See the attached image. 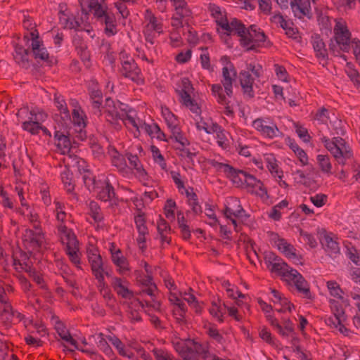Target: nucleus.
<instances>
[{
  "label": "nucleus",
  "instance_id": "obj_14",
  "mask_svg": "<svg viewBox=\"0 0 360 360\" xmlns=\"http://www.w3.org/2000/svg\"><path fill=\"white\" fill-rule=\"evenodd\" d=\"M224 215L233 225L235 231H238V225L245 218V214L238 199L233 198L228 202Z\"/></svg>",
  "mask_w": 360,
  "mask_h": 360
},
{
  "label": "nucleus",
  "instance_id": "obj_17",
  "mask_svg": "<svg viewBox=\"0 0 360 360\" xmlns=\"http://www.w3.org/2000/svg\"><path fill=\"white\" fill-rule=\"evenodd\" d=\"M278 250L288 259L295 264H301V256L298 254L295 248L283 238H278L275 242Z\"/></svg>",
  "mask_w": 360,
  "mask_h": 360
},
{
  "label": "nucleus",
  "instance_id": "obj_40",
  "mask_svg": "<svg viewBox=\"0 0 360 360\" xmlns=\"http://www.w3.org/2000/svg\"><path fill=\"white\" fill-rule=\"evenodd\" d=\"M72 122L74 125L79 128H84L86 126V116L80 107L75 108L72 112Z\"/></svg>",
  "mask_w": 360,
  "mask_h": 360
},
{
  "label": "nucleus",
  "instance_id": "obj_37",
  "mask_svg": "<svg viewBox=\"0 0 360 360\" xmlns=\"http://www.w3.org/2000/svg\"><path fill=\"white\" fill-rule=\"evenodd\" d=\"M271 301L275 304L287 306V309L289 311H292V309L294 307L293 304H292L281 292L275 289H272L271 290Z\"/></svg>",
  "mask_w": 360,
  "mask_h": 360
},
{
  "label": "nucleus",
  "instance_id": "obj_32",
  "mask_svg": "<svg viewBox=\"0 0 360 360\" xmlns=\"http://www.w3.org/2000/svg\"><path fill=\"white\" fill-rule=\"evenodd\" d=\"M141 129L144 130L150 136H152L153 134H155V138L160 141L165 142L169 141V139H166L165 134L156 123H153V124L143 123L141 125Z\"/></svg>",
  "mask_w": 360,
  "mask_h": 360
},
{
  "label": "nucleus",
  "instance_id": "obj_49",
  "mask_svg": "<svg viewBox=\"0 0 360 360\" xmlns=\"http://www.w3.org/2000/svg\"><path fill=\"white\" fill-rule=\"evenodd\" d=\"M162 114L170 131L174 129V128L179 127L177 117L169 108H165V110H162Z\"/></svg>",
  "mask_w": 360,
  "mask_h": 360
},
{
  "label": "nucleus",
  "instance_id": "obj_35",
  "mask_svg": "<svg viewBox=\"0 0 360 360\" xmlns=\"http://www.w3.org/2000/svg\"><path fill=\"white\" fill-rule=\"evenodd\" d=\"M312 44L316 57L325 62L328 58V52L323 40L319 37H315L313 39Z\"/></svg>",
  "mask_w": 360,
  "mask_h": 360
},
{
  "label": "nucleus",
  "instance_id": "obj_45",
  "mask_svg": "<svg viewBox=\"0 0 360 360\" xmlns=\"http://www.w3.org/2000/svg\"><path fill=\"white\" fill-rule=\"evenodd\" d=\"M89 214L92 217L94 221L99 223L103 221L104 217L101 212L100 205L94 200H91L89 205Z\"/></svg>",
  "mask_w": 360,
  "mask_h": 360
},
{
  "label": "nucleus",
  "instance_id": "obj_62",
  "mask_svg": "<svg viewBox=\"0 0 360 360\" xmlns=\"http://www.w3.org/2000/svg\"><path fill=\"white\" fill-rule=\"evenodd\" d=\"M15 251L18 255L19 259H18V264L19 266H23L25 264L31 262L30 257L32 255V252H25L19 248H17Z\"/></svg>",
  "mask_w": 360,
  "mask_h": 360
},
{
  "label": "nucleus",
  "instance_id": "obj_8",
  "mask_svg": "<svg viewBox=\"0 0 360 360\" xmlns=\"http://www.w3.org/2000/svg\"><path fill=\"white\" fill-rule=\"evenodd\" d=\"M23 40L26 44L31 41V49L33 56L36 60H40L47 65L51 66L53 65V58L49 54L44 46L43 41L40 39L39 34L37 30H33L27 34H24Z\"/></svg>",
  "mask_w": 360,
  "mask_h": 360
},
{
  "label": "nucleus",
  "instance_id": "obj_5",
  "mask_svg": "<svg viewBox=\"0 0 360 360\" xmlns=\"http://www.w3.org/2000/svg\"><path fill=\"white\" fill-rule=\"evenodd\" d=\"M90 11L93 12L96 20L102 25H105L104 33L111 37L117 34V22L113 12L110 10L105 0H88Z\"/></svg>",
  "mask_w": 360,
  "mask_h": 360
},
{
  "label": "nucleus",
  "instance_id": "obj_26",
  "mask_svg": "<svg viewBox=\"0 0 360 360\" xmlns=\"http://www.w3.org/2000/svg\"><path fill=\"white\" fill-rule=\"evenodd\" d=\"M193 89L191 81L186 77L182 78L176 83L175 91L180 97V102L189 101L191 98L190 93Z\"/></svg>",
  "mask_w": 360,
  "mask_h": 360
},
{
  "label": "nucleus",
  "instance_id": "obj_12",
  "mask_svg": "<svg viewBox=\"0 0 360 360\" xmlns=\"http://www.w3.org/2000/svg\"><path fill=\"white\" fill-rule=\"evenodd\" d=\"M252 127L266 139H273L282 135L276 123L270 117L256 119L252 122Z\"/></svg>",
  "mask_w": 360,
  "mask_h": 360
},
{
  "label": "nucleus",
  "instance_id": "obj_56",
  "mask_svg": "<svg viewBox=\"0 0 360 360\" xmlns=\"http://www.w3.org/2000/svg\"><path fill=\"white\" fill-rule=\"evenodd\" d=\"M98 347L106 356L110 358L111 360L116 359L117 357L114 352L105 338H102L98 342Z\"/></svg>",
  "mask_w": 360,
  "mask_h": 360
},
{
  "label": "nucleus",
  "instance_id": "obj_43",
  "mask_svg": "<svg viewBox=\"0 0 360 360\" xmlns=\"http://www.w3.org/2000/svg\"><path fill=\"white\" fill-rule=\"evenodd\" d=\"M144 18L148 22L147 27L151 26L153 30L158 33L162 32V24L158 21L157 18L150 9L146 11Z\"/></svg>",
  "mask_w": 360,
  "mask_h": 360
},
{
  "label": "nucleus",
  "instance_id": "obj_22",
  "mask_svg": "<svg viewBox=\"0 0 360 360\" xmlns=\"http://www.w3.org/2000/svg\"><path fill=\"white\" fill-rule=\"evenodd\" d=\"M208 11L221 28L226 33H228L230 30L229 27L231 28L229 25L231 24L232 19L229 20L226 18L224 13L222 11L221 8L215 4H210L208 6Z\"/></svg>",
  "mask_w": 360,
  "mask_h": 360
},
{
  "label": "nucleus",
  "instance_id": "obj_50",
  "mask_svg": "<svg viewBox=\"0 0 360 360\" xmlns=\"http://www.w3.org/2000/svg\"><path fill=\"white\" fill-rule=\"evenodd\" d=\"M316 160L319 167L323 173L331 174L332 165L328 155H318Z\"/></svg>",
  "mask_w": 360,
  "mask_h": 360
},
{
  "label": "nucleus",
  "instance_id": "obj_6",
  "mask_svg": "<svg viewBox=\"0 0 360 360\" xmlns=\"http://www.w3.org/2000/svg\"><path fill=\"white\" fill-rule=\"evenodd\" d=\"M349 305L346 298L330 299V307L333 315L326 318V323L331 328L338 331L345 336H348L349 330L345 327L346 315L345 308Z\"/></svg>",
  "mask_w": 360,
  "mask_h": 360
},
{
  "label": "nucleus",
  "instance_id": "obj_46",
  "mask_svg": "<svg viewBox=\"0 0 360 360\" xmlns=\"http://www.w3.org/2000/svg\"><path fill=\"white\" fill-rule=\"evenodd\" d=\"M186 194L188 198V204L192 207L193 212L195 214H200L202 212L201 206L198 202L197 195L193 192V188H191V192L186 189Z\"/></svg>",
  "mask_w": 360,
  "mask_h": 360
},
{
  "label": "nucleus",
  "instance_id": "obj_58",
  "mask_svg": "<svg viewBox=\"0 0 360 360\" xmlns=\"http://www.w3.org/2000/svg\"><path fill=\"white\" fill-rule=\"evenodd\" d=\"M327 287L330 292L331 296H333V299H341L345 298L342 294V291L340 289L339 285L335 281H328L327 283Z\"/></svg>",
  "mask_w": 360,
  "mask_h": 360
},
{
  "label": "nucleus",
  "instance_id": "obj_51",
  "mask_svg": "<svg viewBox=\"0 0 360 360\" xmlns=\"http://www.w3.org/2000/svg\"><path fill=\"white\" fill-rule=\"evenodd\" d=\"M126 158V155H123L115 150V155L112 158V164L120 171L124 172L127 167Z\"/></svg>",
  "mask_w": 360,
  "mask_h": 360
},
{
  "label": "nucleus",
  "instance_id": "obj_36",
  "mask_svg": "<svg viewBox=\"0 0 360 360\" xmlns=\"http://www.w3.org/2000/svg\"><path fill=\"white\" fill-rule=\"evenodd\" d=\"M66 333L65 336H61V340L65 342L58 340L60 346L63 347V351L73 352L75 349H79L77 340L72 337L70 333Z\"/></svg>",
  "mask_w": 360,
  "mask_h": 360
},
{
  "label": "nucleus",
  "instance_id": "obj_28",
  "mask_svg": "<svg viewBox=\"0 0 360 360\" xmlns=\"http://www.w3.org/2000/svg\"><path fill=\"white\" fill-rule=\"evenodd\" d=\"M89 91L90 99L91 101L92 108L94 110V113L101 115V107L103 103V93L101 90L96 86L89 89Z\"/></svg>",
  "mask_w": 360,
  "mask_h": 360
},
{
  "label": "nucleus",
  "instance_id": "obj_63",
  "mask_svg": "<svg viewBox=\"0 0 360 360\" xmlns=\"http://www.w3.org/2000/svg\"><path fill=\"white\" fill-rule=\"evenodd\" d=\"M67 238V245L66 248L68 249H78V240L77 239V237L75 234L73 233V231H67V234L65 235Z\"/></svg>",
  "mask_w": 360,
  "mask_h": 360
},
{
  "label": "nucleus",
  "instance_id": "obj_47",
  "mask_svg": "<svg viewBox=\"0 0 360 360\" xmlns=\"http://www.w3.org/2000/svg\"><path fill=\"white\" fill-rule=\"evenodd\" d=\"M185 24H186L184 34L186 37V40L191 46H195L198 41L199 38L197 32L191 27L188 23L187 20H185Z\"/></svg>",
  "mask_w": 360,
  "mask_h": 360
},
{
  "label": "nucleus",
  "instance_id": "obj_61",
  "mask_svg": "<svg viewBox=\"0 0 360 360\" xmlns=\"http://www.w3.org/2000/svg\"><path fill=\"white\" fill-rule=\"evenodd\" d=\"M281 331L278 333L284 337H288L294 330L292 322L289 319H283L282 321Z\"/></svg>",
  "mask_w": 360,
  "mask_h": 360
},
{
  "label": "nucleus",
  "instance_id": "obj_10",
  "mask_svg": "<svg viewBox=\"0 0 360 360\" xmlns=\"http://www.w3.org/2000/svg\"><path fill=\"white\" fill-rule=\"evenodd\" d=\"M326 148L340 164H344L342 158L349 157V150L345 140L340 137H334L332 140L323 136L321 138Z\"/></svg>",
  "mask_w": 360,
  "mask_h": 360
},
{
  "label": "nucleus",
  "instance_id": "obj_48",
  "mask_svg": "<svg viewBox=\"0 0 360 360\" xmlns=\"http://www.w3.org/2000/svg\"><path fill=\"white\" fill-rule=\"evenodd\" d=\"M54 103L60 113L64 115V118L70 119V112L65 99L60 95H54Z\"/></svg>",
  "mask_w": 360,
  "mask_h": 360
},
{
  "label": "nucleus",
  "instance_id": "obj_55",
  "mask_svg": "<svg viewBox=\"0 0 360 360\" xmlns=\"http://www.w3.org/2000/svg\"><path fill=\"white\" fill-rule=\"evenodd\" d=\"M264 161L270 172L281 178L275 158L272 155H266L264 156Z\"/></svg>",
  "mask_w": 360,
  "mask_h": 360
},
{
  "label": "nucleus",
  "instance_id": "obj_34",
  "mask_svg": "<svg viewBox=\"0 0 360 360\" xmlns=\"http://www.w3.org/2000/svg\"><path fill=\"white\" fill-rule=\"evenodd\" d=\"M107 338L112 343V345L117 349L120 356L127 357L129 359H132L134 356V354L131 351L127 350L125 348V345L117 336L108 335Z\"/></svg>",
  "mask_w": 360,
  "mask_h": 360
},
{
  "label": "nucleus",
  "instance_id": "obj_38",
  "mask_svg": "<svg viewBox=\"0 0 360 360\" xmlns=\"http://www.w3.org/2000/svg\"><path fill=\"white\" fill-rule=\"evenodd\" d=\"M61 180L68 193H71L75 189V181L73 180V173L70 169L65 167V169L60 174Z\"/></svg>",
  "mask_w": 360,
  "mask_h": 360
},
{
  "label": "nucleus",
  "instance_id": "obj_1",
  "mask_svg": "<svg viewBox=\"0 0 360 360\" xmlns=\"http://www.w3.org/2000/svg\"><path fill=\"white\" fill-rule=\"evenodd\" d=\"M220 156L214 158H204V170L219 171L224 173L237 187L246 184L249 191L260 198H267V192L263 184L252 175L248 174L243 170L236 169L227 163L221 161Z\"/></svg>",
  "mask_w": 360,
  "mask_h": 360
},
{
  "label": "nucleus",
  "instance_id": "obj_44",
  "mask_svg": "<svg viewBox=\"0 0 360 360\" xmlns=\"http://www.w3.org/2000/svg\"><path fill=\"white\" fill-rule=\"evenodd\" d=\"M345 71L355 86L360 90V74L355 69L354 65L347 62Z\"/></svg>",
  "mask_w": 360,
  "mask_h": 360
},
{
  "label": "nucleus",
  "instance_id": "obj_11",
  "mask_svg": "<svg viewBox=\"0 0 360 360\" xmlns=\"http://www.w3.org/2000/svg\"><path fill=\"white\" fill-rule=\"evenodd\" d=\"M247 69L248 70L240 72L239 79L244 94L249 98H252L254 96V81L259 77L261 67H256L252 64H250L248 65Z\"/></svg>",
  "mask_w": 360,
  "mask_h": 360
},
{
  "label": "nucleus",
  "instance_id": "obj_31",
  "mask_svg": "<svg viewBox=\"0 0 360 360\" xmlns=\"http://www.w3.org/2000/svg\"><path fill=\"white\" fill-rule=\"evenodd\" d=\"M90 265L92 274L98 281L99 285L104 287L105 285V282L104 278V268L103 259H101L97 261L92 260V263H91Z\"/></svg>",
  "mask_w": 360,
  "mask_h": 360
},
{
  "label": "nucleus",
  "instance_id": "obj_13",
  "mask_svg": "<svg viewBox=\"0 0 360 360\" xmlns=\"http://www.w3.org/2000/svg\"><path fill=\"white\" fill-rule=\"evenodd\" d=\"M94 192L96 193L98 200L105 202H109L112 207L119 205V199L115 193V188L108 178L98 180Z\"/></svg>",
  "mask_w": 360,
  "mask_h": 360
},
{
  "label": "nucleus",
  "instance_id": "obj_60",
  "mask_svg": "<svg viewBox=\"0 0 360 360\" xmlns=\"http://www.w3.org/2000/svg\"><path fill=\"white\" fill-rule=\"evenodd\" d=\"M210 314L214 318H216L219 322L223 321V311L221 307L219 305L217 301L212 302V306L209 308Z\"/></svg>",
  "mask_w": 360,
  "mask_h": 360
},
{
  "label": "nucleus",
  "instance_id": "obj_52",
  "mask_svg": "<svg viewBox=\"0 0 360 360\" xmlns=\"http://www.w3.org/2000/svg\"><path fill=\"white\" fill-rule=\"evenodd\" d=\"M83 180L88 189L94 191L98 180L96 179V177L93 176L89 169H84Z\"/></svg>",
  "mask_w": 360,
  "mask_h": 360
},
{
  "label": "nucleus",
  "instance_id": "obj_24",
  "mask_svg": "<svg viewBox=\"0 0 360 360\" xmlns=\"http://www.w3.org/2000/svg\"><path fill=\"white\" fill-rule=\"evenodd\" d=\"M29 50L25 49L22 45L15 44L13 58L16 63L25 69L30 67L29 60Z\"/></svg>",
  "mask_w": 360,
  "mask_h": 360
},
{
  "label": "nucleus",
  "instance_id": "obj_7",
  "mask_svg": "<svg viewBox=\"0 0 360 360\" xmlns=\"http://www.w3.org/2000/svg\"><path fill=\"white\" fill-rule=\"evenodd\" d=\"M334 37L335 43L330 44V49L334 55L339 53L338 48L344 52H348L352 48L354 39H351V33L349 31L345 22L340 20H335L334 27Z\"/></svg>",
  "mask_w": 360,
  "mask_h": 360
},
{
  "label": "nucleus",
  "instance_id": "obj_2",
  "mask_svg": "<svg viewBox=\"0 0 360 360\" xmlns=\"http://www.w3.org/2000/svg\"><path fill=\"white\" fill-rule=\"evenodd\" d=\"M264 259L269 271L280 276L288 284L293 285L304 298H311L309 284L297 270L272 252L267 253Z\"/></svg>",
  "mask_w": 360,
  "mask_h": 360
},
{
  "label": "nucleus",
  "instance_id": "obj_30",
  "mask_svg": "<svg viewBox=\"0 0 360 360\" xmlns=\"http://www.w3.org/2000/svg\"><path fill=\"white\" fill-rule=\"evenodd\" d=\"M111 285L117 295H120L122 298L131 299L134 297L133 291L130 290L127 287L124 285L122 278L119 277H114L112 278Z\"/></svg>",
  "mask_w": 360,
  "mask_h": 360
},
{
  "label": "nucleus",
  "instance_id": "obj_18",
  "mask_svg": "<svg viewBox=\"0 0 360 360\" xmlns=\"http://www.w3.org/2000/svg\"><path fill=\"white\" fill-rule=\"evenodd\" d=\"M313 4H316V0H311ZM290 8L295 15L298 18L304 17L310 18L311 16V7L310 0H292L290 1Z\"/></svg>",
  "mask_w": 360,
  "mask_h": 360
},
{
  "label": "nucleus",
  "instance_id": "obj_3",
  "mask_svg": "<svg viewBox=\"0 0 360 360\" xmlns=\"http://www.w3.org/2000/svg\"><path fill=\"white\" fill-rule=\"evenodd\" d=\"M229 26L231 28L227 34H237L240 37L241 46L248 51L263 46L266 41L264 32L255 25L245 27L240 21L232 18Z\"/></svg>",
  "mask_w": 360,
  "mask_h": 360
},
{
  "label": "nucleus",
  "instance_id": "obj_15",
  "mask_svg": "<svg viewBox=\"0 0 360 360\" xmlns=\"http://www.w3.org/2000/svg\"><path fill=\"white\" fill-rule=\"evenodd\" d=\"M121 72L125 78L131 79L137 85H143L145 79L137 63L134 61L126 63L122 65Z\"/></svg>",
  "mask_w": 360,
  "mask_h": 360
},
{
  "label": "nucleus",
  "instance_id": "obj_64",
  "mask_svg": "<svg viewBox=\"0 0 360 360\" xmlns=\"http://www.w3.org/2000/svg\"><path fill=\"white\" fill-rule=\"evenodd\" d=\"M61 275L64 281L68 286L72 288L78 289L77 281L73 274L69 273L66 270H63Z\"/></svg>",
  "mask_w": 360,
  "mask_h": 360
},
{
  "label": "nucleus",
  "instance_id": "obj_25",
  "mask_svg": "<svg viewBox=\"0 0 360 360\" xmlns=\"http://www.w3.org/2000/svg\"><path fill=\"white\" fill-rule=\"evenodd\" d=\"M43 235L39 231L36 232L32 229H27L23 233V240L30 244L34 250H39L42 245Z\"/></svg>",
  "mask_w": 360,
  "mask_h": 360
},
{
  "label": "nucleus",
  "instance_id": "obj_33",
  "mask_svg": "<svg viewBox=\"0 0 360 360\" xmlns=\"http://www.w3.org/2000/svg\"><path fill=\"white\" fill-rule=\"evenodd\" d=\"M111 259L114 264L120 268V274H123L124 271H129V262L127 258L122 255V252L120 249H117L115 252H112Z\"/></svg>",
  "mask_w": 360,
  "mask_h": 360
},
{
  "label": "nucleus",
  "instance_id": "obj_39",
  "mask_svg": "<svg viewBox=\"0 0 360 360\" xmlns=\"http://www.w3.org/2000/svg\"><path fill=\"white\" fill-rule=\"evenodd\" d=\"M13 308L11 304L0 308V319L4 326H11L13 319Z\"/></svg>",
  "mask_w": 360,
  "mask_h": 360
},
{
  "label": "nucleus",
  "instance_id": "obj_42",
  "mask_svg": "<svg viewBox=\"0 0 360 360\" xmlns=\"http://www.w3.org/2000/svg\"><path fill=\"white\" fill-rule=\"evenodd\" d=\"M105 105L108 108H115L121 114H124V118L131 110V108L128 105L123 103L120 101H115L110 98H107L105 99Z\"/></svg>",
  "mask_w": 360,
  "mask_h": 360
},
{
  "label": "nucleus",
  "instance_id": "obj_20",
  "mask_svg": "<svg viewBox=\"0 0 360 360\" xmlns=\"http://www.w3.org/2000/svg\"><path fill=\"white\" fill-rule=\"evenodd\" d=\"M126 158L129 160L130 167L134 169L136 172V175L143 186H146V181H148V175L146 169L141 165L139 157L131 153H126Z\"/></svg>",
  "mask_w": 360,
  "mask_h": 360
},
{
  "label": "nucleus",
  "instance_id": "obj_16",
  "mask_svg": "<svg viewBox=\"0 0 360 360\" xmlns=\"http://www.w3.org/2000/svg\"><path fill=\"white\" fill-rule=\"evenodd\" d=\"M172 135L169 139L174 141L179 144V146L176 147V150H179L181 153L180 155L183 158H188L192 160L193 157L195 155V153H191L189 150L186 149L185 147L189 145V141L182 134L180 127L174 128L171 130Z\"/></svg>",
  "mask_w": 360,
  "mask_h": 360
},
{
  "label": "nucleus",
  "instance_id": "obj_57",
  "mask_svg": "<svg viewBox=\"0 0 360 360\" xmlns=\"http://www.w3.org/2000/svg\"><path fill=\"white\" fill-rule=\"evenodd\" d=\"M290 148L295 153L302 165H307L308 157L306 153L302 148H300L297 143H291Z\"/></svg>",
  "mask_w": 360,
  "mask_h": 360
},
{
  "label": "nucleus",
  "instance_id": "obj_41",
  "mask_svg": "<svg viewBox=\"0 0 360 360\" xmlns=\"http://www.w3.org/2000/svg\"><path fill=\"white\" fill-rule=\"evenodd\" d=\"M171 1L172 6L174 7L176 15L180 16H191V11L185 0H171Z\"/></svg>",
  "mask_w": 360,
  "mask_h": 360
},
{
  "label": "nucleus",
  "instance_id": "obj_19",
  "mask_svg": "<svg viewBox=\"0 0 360 360\" xmlns=\"http://www.w3.org/2000/svg\"><path fill=\"white\" fill-rule=\"evenodd\" d=\"M320 241L324 250L330 257L335 259L340 256V249L339 244L331 236L324 232L323 236L320 238Z\"/></svg>",
  "mask_w": 360,
  "mask_h": 360
},
{
  "label": "nucleus",
  "instance_id": "obj_4",
  "mask_svg": "<svg viewBox=\"0 0 360 360\" xmlns=\"http://www.w3.org/2000/svg\"><path fill=\"white\" fill-rule=\"evenodd\" d=\"M223 79L220 84H214L212 90L214 96H217L219 103L224 106V114L227 116H232L233 111L229 105L230 101L229 98L233 95V84L236 82V72L231 67H224L222 70Z\"/></svg>",
  "mask_w": 360,
  "mask_h": 360
},
{
  "label": "nucleus",
  "instance_id": "obj_29",
  "mask_svg": "<svg viewBox=\"0 0 360 360\" xmlns=\"http://www.w3.org/2000/svg\"><path fill=\"white\" fill-rule=\"evenodd\" d=\"M185 106L189 108L192 115V117L196 122V127L198 129H202V127L200 125V122L202 118L201 117L202 110L201 107L196 103V101L193 98H189V101H185L181 102Z\"/></svg>",
  "mask_w": 360,
  "mask_h": 360
},
{
  "label": "nucleus",
  "instance_id": "obj_21",
  "mask_svg": "<svg viewBox=\"0 0 360 360\" xmlns=\"http://www.w3.org/2000/svg\"><path fill=\"white\" fill-rule=\"evenodd\" d=\"M181 298L186 300L188 304L195 309V311L197 314H200L201 307L194 294L191 292H184V293L180 292L179 296L175 292H170L169 300L172 303L176 305L179 302H180V300H181Z\"/></svg>",
  "mask_w": 360,
  "mask_h": 360
},
{
  "label": "nucleus",
  "instance_id": "obj_23",
  "mask_svg": "<svg viewBox=\"0 0 360 360\" xmlns=\"http://www.w3.org/2000/svg\"><path fill=\"white\" fill-rule=\"evenodd\" d=\"M60 23L63 25L64 28L75 30V31L82 29V24L83 23L82 18H77L72 13H65V11H60Z\"/></svg>",
  "mask_w": 360,
  "mask_h": 360
},
{
  "label": "nucleus",
  "instance_id": "obj_27",
  "mask_svg": "<svg viewBox=\"0 0 360 360\" xmlns=\"http://www.w3.org/2000/svg\"><path fill=\"white\" fill-rule=\"evenodd\" d=\"M54 139L57 148L61 150L63 154L70 152L72 146L68 135L65 134L63 131L56 130L54 133Z\"/></svg>",
  "mask_w": 360,
  "mask_h": 360
},
{
  "label": "nucleus",
  "instance_id": "obj_53",
  "mask_svg": "<svg viewBox=\"0 0 360 360\" xmlns=\"http://www.w3.org/2000/svg\"><path fill=\"white\" fill-rule=\"evenodd\" d=\"M104 113L105 114L106 120L110 123H114L119 120H124V114H121L115 108H108L105 110Z\"/></svg>",
  "mask_w": 360,
  "mask_h": 360
},
{
  "label": "nucleus",
  "instance_id": "obj_54",
  "mask_svg": "<svg viewBox=\"0 0 360 360\" xmlns=\"http://www.w3.org/2000/svg\"><path fill=\"white\" fill-rule=\"evenodd\" d=\"M22 128L32 134H38L41 128V124L38 122L29 120L22 122Z\"/></svg>",
  "mask_w": 360,
  "mask_h": 360
},
{
  "label": "nucleus",
  "instance_id": "obj_9",
  "mask_svg": "<svg viewBox=\"0 0 360 360\" xmlns=\"http://www.w3.org/2000/svg\"><path fill=\"white\" fill-rule=\"evenodd\" d=\"M173 345L184 360H198V356L202 353V345L194 340H181L174 342Z\"/></svg>",
  "mask_w": 360,
  "mask_h": 360
},
{
  "label": "nucleus",
  "instance_id": "obj_59",
  "mask_svg": "<svg viewBox=\"0 0 360 360\" xmlns=\"http://www.w3.org/2000/svg\"><path fill=\"white\" fill-rule=\"evenodd\" d=\"M300 242H304L310 248H314L317 246V242L314 236L302 230L300 231Z\"/></svg>",
  "mask_w": 360,
  "mask_h": 360
}]
</instances>
